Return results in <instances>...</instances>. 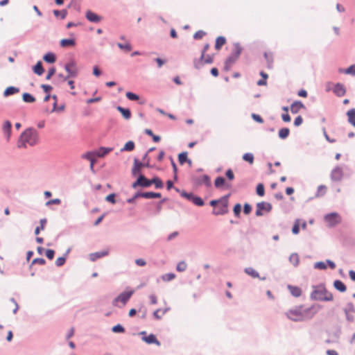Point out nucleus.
Listing matches in <instances>:
<instances>
[{
    "label": "nucleus",
    "instance_id": "nucleus-1",
    "mask_svg": "<svg viewBox=\"0 0 355 355\" xmlns=\"http://www.w3.org/2000/svg\"><path fill=\"white\" fill-rule=\"evenodd\" d=\"M39 141V136L37 132L33 129L28 128L24 130L17 142L19 148H26L27 146H33Z\"/></svg>",
    "mask_w": 355,
    "mask_h": 355
},
{
    "label": "nucleus",
    "instance_id": "nucleus-2",
    "mask_svg": "<svg viewBox=\"0 0 355 355\" xmlns=\"http://www.w3.org/2000/svg\"><path fill=\"white\" fill-rule=\"evenodd\" d=\"M311 309H302L296 308L286 312V316L293 321H301L308 318H311L315 312L311 313Z\"/></svg>",
    "mask_w": 355,
    "mask_h": 355
},
{
    "label": "nucleus",
    "instance_id": "nucleus-3",
    "mask_svg": "<svg viewBox=\"0 0 355 355\" xmlns=\"http://www.w3.org/2000/svg\"><path fill=\"white\" fill-rule=\"evenodd\" d=\"M311 297L315 300L330 302L334 300L333 294L325 288H318L313 291Z\"/></svg>",
    "mask_w": 355,
    "mask_h": 355
},
{
    "label": "nucleus",
    "instance_id": "nucleus-4",
    "mask_svg": "<svg viewBox=\"0 0 355 355\" xmlns=\"http://www.w3.org/2000/svg\"><path fill=\"white\" fill-rule=\"evenodd\" d=\"M64 69L67 72V76L64 77L63 80H66L68 78H76L78 73V68L76 62L71 60L64 65Z\"/></svg>",
    "mask_w": 355,
    "mask_h": 355
},
{
    "label": "nucleus",
    "instance_id": "nucleus-5",
    "mask_svg": "<svg viewBox=\"0 0 355 355\" xmlns=\"http://www.w3.org/2000/svg\"><path fill=\"white\" fill-rule=\"evenodd\" d=\"M228 200L227 197H223L220 199V203H218L216 207L214 209L213 214L215 215H223L228 211Z\"/></svg>",
    "mask_w": 355,
    "mask_h": 355
},
{
    "label": "nucleus",
    "instance_id": "nucleus-6",
    "mask_svg": "<svg viewBox=\"0 0 355 355\" xmlns=\"http://www.w3.org/2000/svg\"><path fill=\"white\" fill-rule=\"evenodd\" d=\"M272 210V205L267 202H258L256 205L255 215L261 216L265 214L269 213Z\"/></svg>",
    "mask_w": 355,
    "mask_h": 355
},
{
    "label": "nucleus",
    "instance_id": "nucleus-7",
    "mask_svg": "<svg viewBox=\"0 0 355 355\" xmlns=\"http://www.w3.org/2000/svg\"><path fill=\"white\" fill-rule=\"evenodd\" d=\"M324 220L329 226H335L340 223L341 218L337 213H331L324 216Z\"/></svg>",
    "mask_w": 355,
    "mask_h": 355
},
{
    "label": "nucleus",
    "instance_id": "nucleus-8",
    "mask_svg": "<svg viewBox=\"0 0 355 355\" xmlns=\"http://www.w3.org/2000/svg\"><path fill=\"white\" fill-rule=\"evenodd\" d=\"M135 291L131 290L121 293L116 298H115L114 303L116 305L117 302H121L123 305L130 300L131 296L134 294Z\"/></svg>",
    "mask_w": 355,
    "mask_h": 355
},
{
    "label": "nucleus",
    "instance_id": "nucleus-9",
    "mask_svg": "<svg viewBox=\"0 0 355 355\" xmlns=\"http://www.w3.org/2000/svg\"><path fill=\"white\" fill-rule=\"evenodd\" d=\"M152 184V182L148 180L144 175H140L137 180L132 184V187L136 188L138 186L142 187H148Z\"/></svg>",
    "mask_w": 355,
    "mask_h": 355
},
{
    "label": "nucleus",
    "instance_id": "nucleus-10",
    "mask_svg": "<svg viewBox=\"0 0 355 355\" xmlns=\"http://www.w3.org/2000/svg\"><path fill=\"white\" fill-rule=\"evenodd\" d=\"M142 197L146 199H151V198H158L161 197V193H155V192H144L137 193L135 195V198Z\"/></svg>",
    "mask_w": 355,
    "mask_h": 355
},
{
    "label": "nucleus",
    "instance_id": "nucleus-11",
    "mask_svg": "<svg viewBox=\"0 0 355 355\" xmlns=\"http://www.w3.org/2000/svg\"><path fill=\"white\" fill-rule=\"evenodd\" d=\"M343 170L340 167H336L331 173V180L334 181H339L343 178Z\"/></svg>",
    "mask_w": 355,
    "mask_h": 355
},
{
    "label": "nucleus",
    "instance_id": "nucleus-12",
    "mask_svg": "<svg viewBox=\"0 0 355 355\" xmlns=\"http://www.w3.org/2000/svg\"><path fill=\"white\" fill-rule=\"evenodd\" d=\"M334 94L338 96H343L346 93V89L343 84L337 83L334 88Z\"/></svg>",
    "mask_w": 355,
    "mask_h": 355
},
{
    "label": "nucleus",
    "instance_id": "nucleus-13",
    "mask_svg": "<svg viewBox=\"0 0 355 355\" xmlns=\"http://www.w3.org/2000/svg\"><path fill=\"white\" fill-rule=\"evenodd\" d=\"M86 18L91 22H99L101 20V17L91 10H87L85 15Z\"/></svg>",
    "mask_w": 355,
    "mask_h": 355
},
{
    "label": "nucleus",
    "instance_id": "nucleus-14",
    "mask_svg": "<svg viewBox=\"0 0 355 355\" xmlns=\"http://www.w3.org/2000/svg\"><path fill=\"white\" fill-rule=\"evenodd\" d=\"M213 62V56L207 55L205 56L204 55V58L202 60V57L200 58V60L196 64V68H200L204 64H211Z\"/></svg>",
    "mask_w": 355,
    "mask_h": 355
},
{
    "label": "nucleus",
    "instance_id": "nucleus-15",
    "mask_svg": "<svg viewBox=\"0 0 355 355\" xmlns=\"http://www.w3.org/2000/svg\"><path fill=\"white\" fill-rule=\"evenodd\" d=\"M142 340L145 341L148 344H155L157 346L160 345L159 341L156 338L155 336L153 334H150L148 336H144Z\"/></svg>",
    "mask_w": 355,
    "mask_h": 355
},
{
    "label": "nucleus",
    "instance_id": "nucleus-16",
    "mask_svg": "<svg viewBox=\"0 0 355 355\" xmlns=\"http://www.w3.org/2000/svg\"><path fill=\"white\" fill-rule=\"evenodd\" d=\"M11 128L12 124L9 121H6L3 123V132L6 135L7 139L8 140L11 135Z\"/></svg>",
    "mask_w": 355,
    "mask_h": 355
},
{
    "label": "nucleus",
    "instance_id": "nucleus-17",
    "mask_svg": "<svg viewBox=\"0 0 355 355\" xmlns=\"http://www.w3.org/2000/svg\"><path fill=\"white\" fill-rule=\"evenodd\" d=\"M287 288L291 295L295 297H298L302 295V289L298 286L288 285Z\"/></svg>",
    "mask_w": 355,
    "mask_h": 355
},
{
    "label": "nucleus",
    "instance_id": "nucleus-18",
    "mask_svg": "<svg viewBox=\"0 0 355 355\" xmlns=\"http://www.w3.org/2000/svg\"><path fill=\"white\" fill-rule=\"evenodd\" d=\"M144 165L141 162H139L137 159H135L134 161V166L132 170V173L134 175H136L141 172V169L144 167Z\"/></svg>",
    "mask_w": 355,
    "mask_h": 355
},
{
    "label": "nucleus",
    "instance_id": "nucleus-19",
    "mask_svg": "<svg viewBox=\"0 0 355 355\" xmlns=\"http://www.w3.org/2000/svg\"><path fill=\"white\" fill-rule=\"evenodd\" d=\"M302 108H304V105L302 102L295 101L291 106V111L293 114H297Z\"/></svg>",
    "mask_w": 355,
    "mask_h": 355
},
{
    "label": "nucleus",
    "instance_id": "nucleus-20",
    "mask_svg": "<svg viewBox=\"0 0 355 355\" xmlns=\"http://www.w3.org/2000/svg\"><path fill=\"white\" fill-rule=\"evenodd\" d=\"M264 58L266 60L267 67L269 69H271L272 67L273 62H274V57L272 52H265L264 53Z\"/></svg>",
    "mask_w": 355,
    "mask_h": 355
},
{
    "label": "nucleus",
    "instance_id": "nucleus-21",
    "mask_svg": "<svg viewBox=\"0 0 355 355\" xmlns=\"http://www.w3.org/2000/svg\"><path fill=\"white\" fill-rule=\"evenodd\" d=\"M334 288L340 292L344 293L347 291V287L340 280H335L334 282Z\"/></svg>",
    "mask_w": 355,
    "mask_h": 355
},
{
    "label": "nucleus",
    "instance_id": "nucleus-22",
    "mask_svg": "<svg viewBox=\"0 0 355 355\" xmlns=\"http://www.w3.org/2000/svg\"><path fill=\"white\" fill-rule=\"evenodd\" d=\"M76 44L74 39H62L60 41V46L63 48L73 46Z\"/></svg>",
    "mask_w": 355,
    "mask_h": 355
},
{
    "label": "nucleus",
    "instance_id": "nucleus-23",
    "mask_svg": "<svg viewBox=\"0 0 355 355\" xmlns=\"http://www.w3.org/2000/svg\"><path fill=\"white\" fill-rule=\"evenodd\" d=\"M179 163L182 165L185 162H188L189 165H191V161L187 158V153L182 152L178 155Z\"/></svg>",
    "mask_w": 355,
    "mask_h": 355
},
{
    "label": "nucleus",
    "instance_id": "nucleus-24",
    "mask_svg": "<svg viewBox=\"0 0 355 355\" xmlns=\"http://www.w3.org/2000/svg\"><path fill=\"white\" fill-rule=\"evenodd\" d=\"M226 43V39L225 37L219 36L216 40L215 49L219 51L222 46Z\"/></svg>",
    "mask_w": 355,
    "mask_h": 355
},
{
    "label": "nucleus",
    "instance_id": "nucleus-25",
    "mask_svg": "<svg viewBox=\"0 0 355 355\" xmlns=\"http://www.w3.org/2000/svg\"><path fill=\"white\" fill-rule=\"evenodd\" d=\"M18 92H19V88L10 86V87H7L5 89V91L3 92V95H4V96H8L17 94Z\"/></svg>",
    "mask_w": 355,
    "mask_h": 355
},
{
    "label": "nucleus",
    "instance_id": "nucleus-26",
    "mask_svg": "<svg viewBox=\"0 0 355 355\" xmlns=\"http://www.w3.org/2000/svg\"><path fill=\"white\" fill-rule=\"evenodd\" d=\"M237 58H236L234 55H231L225 61V70H229L231 67L232 64L236 62Z\"/></svg>",
    "mask_w": 355,
    "mask_h": 355
},
{
    "label": "nucleus",
    "instance_id": "nucleus-27",
    "mask_svg": "<svg viewBox=\"0 0 355 355\" xmlns=\"http://www.w3.org/2000/svg\"><path fill=\"white\" fill-rule=\"evenodd\" d=\"M349 122L355 127V110L352 109L347 113Z\"/></svg>",
    "mask_w": 355,
    "mask_h": 355
},
{
    "label": "nucleus",
    "instance_id": "nucleus-28",
    "mask_svg": "<svg viewBox=\"0 0 355 355\" xmlns=\"http://www.w3.org/2000/svg\"><path fill=\"white\" fill-rule=\"evenodd\" d=\"M117 110L121 113V114L125 119H129L130 118L131 113L128 109H125L122 107L119 106L117 107Z\"/></svg>",
    "mask_w": 355,
    "mask_h": 355
},
{
    "label": "nucleus",
    "instance_id": "nucleus-29",
    "mask_svg": "<svg viewBox=\"0 0 355 355\" xmlns=\"http://www.w3.org/2000/svg\"><path fill=\"white\" fill-rule=\"evenodd\" d=\"M108 254L107 251L101 252H96L90 254V259L92 261H96V259L103 257L104 256H106Z\"/></svg>",
    "mask_w": 355,
    "mask_h": 355
},
{
    "label": "nucleus",
    "instance_id": "nucleus-30",
    "mask_svg": "<svg viewBox=\"0 0 355 355\" xmlns=\"http://www.w3.org/2000/svg\"><path fill=\"white\" fill-rule=\"evenodd\" d=\"M44 60L49 63H53L55 62V55L53 53H48L44 55Z\"/></svg>",
    "mask_w": 355,
    "mask_h": 355
},
{
    "label": "nucleus",
    "instance_id": "nucleus-31",
    "mask_svg": "<svg viewBox=\"0 0 355 355\" xmlns=\"http://www.w3.org/2000/svg\"><path fill=\"white\" fill-rule=\"evenodd\" d=\"M33 71L39 76H41L44 73V69L41 62H38L33 67Z\"/></svg>",
    "mask_w": 355,
    "mask_h": 355
},
{
    "label": "nucleus",
    "instance_id": "nucleus-32",
    "mask_svg": "<svg viewBox=\"0 0 355 355\" xmlns=\"http://www.w3.org/2000/svg\"><path fill=\"white\" fill-rule=\"evenodd\" d=\"M166 311H167V309H157L155 311H154L153 315L155 316V318L156 319L159 320L166 313Z\"/></svg>",
    "mask_w": 355,
    "mask_h": 355
},
{
    "label": "nucleus",
    "instance_id": "nucleus-33",
    "mask_svg": "<svg viewBox=\"0 0 355 355\" xmlns=\"http://www.w3.org/2000/svg\"><path fill=\"white\" fill-rule=\"evenodd\" d=\"M22 98L26 103H34L35 101V98L28 93H24Z\"/></svg>",
    "mask_w": 355,
    "mask_h": 355
},
{
    "label": "nucleus",
    "instance_id": "nucleus-34",
    "mask_svg": "<svg viewBox=\"0 0 355 355\" xmlns=\"http://www.w3.org/2000/svg\"><path fill=\"white\" fill-rule=\"evenodd\" d=\"M243 159L248 162L250 164H252L254 163V155L251 153H245L243 155Z\"/></svg>",
    "mask_w": 355,
    "mask_h": 355
},
{
    "label": "nucleus",
    "instance_id": "nucleus-35",
    "mask_svg": "<svg viewBox=\"0 0 355 355\" xmlns=\"http://www.w3.org/2000/svg\"><path fill=\"white\" fill-rule=\"evenodd\" d=\"M40 223V226L37 227L35 230V234L36 235L39 234L40 231L43 230L44 229L45 225L46 224V218L41 219Z\"/></svg>",
    "mask_w": 355,
    "mask_h": 355
},
{
    "label": "nucleus",
    "instance_id": "nucleus-36",
    "mask_svg": "<svg viewBox=\"0 0 355 355\" xmlns=\"http://www.w3.org/2000/svg\"><path fill=\"white\" fill-rule=\"evenodd\" d=\"M117 46L120 49L125 52H129L132 50V46L128 42H126L125 44L118 43Z\"/></svg>",
    "mask_w": 355,
    "mask_h": 355
},
{
    "label": "nucleus",
    "instance_id": "nucleus-37",
    "mask_svg": "<svg viewBox=\"0 0 355 355\" xmlns=\"http://www.w3.org/2000/svg\"><path fill=\"white\" fill-rule=\"evenodd\" d=\"M290 130L287 128H284L279 130V137L281 139H286L289 135Z\"/></svg>",
    "mask_w": 355,
    "mask_h": 355
},
{
    "label": "nucleus",
    "instance_id": "nucleus-38",
    "mask_svg": "<svg viewBox=\"0 0 355 355\" xmlns=\"http://www.w3.org/2000/svg\"><path fill=\"white\" fill-rule=\"evenodd\" d=\"M241 51H242V48L241 47V46L238 44H234V51H233V55L234 56L238 59V58L239 57L240 54L241 53Z\"/></svg>",
    "mask_w": 355,
    "mask_h": 355
},
{
    "label": "nucleus",
    "instance_id": "nucleus-39",
    "mask_svg": "<svg viewBox=\"0 0 355 355\" xmlns=\"http://www.w3.org/2000/svg\"><path fill=\"white\" fill-rule=\"evenodd\" d=\"M134 148H135L134 142L132 141H129L126 142V144L123 146L122 150L131 151V150H134Z\"/></svg>",
    "mask_w": 355,
    "mask_h": 355
},
{
    "label": "nucleus",
    "instance_id": "nucleus-40",
    "mask_svg": "<svg viewBox=\"0 0 355 355\" xmlns=\"http://www.w3.org/2000/svg\"><path fill=\"white\" fill-rule=\"evenodd\" d=\"M225 180L223 177H218L215 181L214 184L217 188L221 187L225 184Z\"/></svg>",
    "mask_w": 355,
    "mask_h": 355
},
{
    "label": "nucleus",
    "instance_id": "nucleus-41",
    "mask_svg": "<svg viewBox=\"0 0 355 355\" xmlns=\"http://www.w3.org/2000/svg\"><path fill=\"white\" fill-rule=\"evenodd\" d=\"M150 182H152V184H155L156 188L161 189L163 187L162 181L159 178H154L150 180Z\"/></svg>",
    "mask_w": 355,
    "mask_h": 355
},
{
    "label": "nucleus",
    "instance_id": "nucleus-42",
    "mask_svg": "<svg viewBox=\"0 0 355 355\" xmlns=\"http://www.w3.org/2000/svg\"><path fill=\"white\" fill-rule=\"evenodd\" d=\"M245 272L248 275H250L252 277H259V273L254 269H253L252 268H245Z\"/></svg>",
    "mask_w": 355,
    "mask_h": 355
},
{
    "label": "nucleus",
    "instance_id": "nucleus-43",
    "mask_svg": "<svg viewBox=\"0 0 355 355\" xmlns=\"http://www.w3.org/2000/svg\"><path fill=\"white\" fill-rule=\"evenodd\" d=\"M175 278L174 273H166L162 277V279L164 282H170Z\"/></svg>",
    "mask_w": 355,
    "mask_h": 355
},
{
    "label": "nucleus",
    "instance_id": "nucleus-44",
    "mask_svg": "<svg viewBox=\"0 0 355 355\" xmlns=\"http://www.w3.org/2000/svg\"><path fill=\"white\" fill-rule=\"evenodd\" d=\"M83 157L87 159L88 160L90 161V162H91L90 167H91V168H93L94 164V159L93 155L91 153H87L83 155Z\"/></svg>",
    "mask_w": 355,
    "mask_h": 355
},
{
    "label": "nucleus",
    "instance_id": "nucleus-45",
    "mask_svg": "<svg viewBox=\"0 0 355 355\" xmlns=\"http://www.w3.org/2000/svg\"><path fill=\"white\" fill-rule=\"evenodd\" d=\"M257 193L259 196H263L265 194V190L263 184L260 183L257 186Z\"/></svg>",
    "mask_w": 355,
    "mask_h": 355
},
{
    "label": "nucleus",
    "instance_id": "nucleus-46",
    "mask_svg": "<svg viewBox=\"0 0 355 355\" xmlns=\"http://www.w3.org/2000/svg\"><path fill=\"white\" fill-rule=\"evenodd\" d=\"M187 265L184 261H180L178 263L177 270L178 272H184L187 269Z\"/></svg>",
    "mask_w": 355,
    "mask_h": 355
},
{
    "label": "nucleus",
    "instance_id": "nucleus-47",
    "mask_svg": "<svg viewBox=\"0 0 355 355\" xmlns=\"http://www.w3.org/2000/svg\"><path fill=\"white\" fill-rule=\"evenodd\" d=\"M125 96L130 101H137L139 99V97L138 95H137L132 92H128L125 94Z\"/></svg>",
    "mask_w": 355,
    "mask_h": 355
},
{
    "label": "nucleus",
    "instance_id": "nucleus-48",
    "mask_svg": "<svg viewBox=\"0 0 355 355\" xmlns=\"http://www.w3.org/2000/svg\"><path fill=\"white\" fill-rule=\"evenodd\" d=\"M327 189V188L324 185L319 186L318 188L317 196H323L326 193Z\"/></svg>",
    "mask_w": 355,
    "mask_h": 355
},
{
    "label": "nucleus",
    "instance_id": "nucleus-49",
    "mask_svg": "<svg viewBox=\"0 0 355 355\" xmlns=\"http://www.w3.org/2000/svg\"><path fill=\"white\" fill-rule=\"evenodd\" d=\"M53 14L56 17L60 16L62 19H64L67 15V11L64 10H53Z\"/></svg>",
    "mask_w": 355,
    "mask_h": 355
},
{
    "label": "nucleus",
    "instance_id": "nucleus-50",
    "mask_svg": "<svg viewBox=\"0 0 355 355\" xmlns=\"http://www.w3.org/2000/svg\"><path fill=\"white\" fill-rule=\"evenodd\" d=\"M196 205L202 206L204 205V202L202 199L198 196H194L191 200Z\"/></svg>",
    "mask_w": 355,
    "mask_h": 355
},
{
    "label": "nucleus",
    "instance_id": "nucleus-51",
    "mask_svg": "<svg viewBox=\"0 0 355 355\" xmlns=\"http://www.w3.org/2000/svg\"><path fill=\"white\" fill-rule=\"evenodd\" d=\"M300 232V220H296L292 229L294 234H297Z\"/></svg>",
    "mask_w": 355,
    "mask_h": 355
},
{
    "label": "nucleus",
    "instance_id": "nucleus-52",
    "mask_svg": "<svg viewBox=\"0 0 355 355\" xmlns=\"http://www.w3.org/2000/svg\"><path fill=\"white\" fill-rule=\"evenodd\" d=\"M124 331V328L121 324H117L112 327V331L115 333H123Z\"/></svg>",
    "mask_w": 355,
    "mask_h": 355
},
{
    "label": "nucleus",
    "instance_id": "nucleus-53",
    "mask_svg": "<svg viewBox=\"0 0 355 355\" xmlns=\"http://www.w3.org/2000/svg\"><path fill=\"white\" fill-rule=\"evenodd\" d=\"M347 74L355 75V64H352L344 71Z\"/></svg>",
    "mask_w": 355,
    "mask_h": 355
},
{
    "label": "nucleus",
    "instance_id": "nucleus-54",
    "mask_svg": "<svg viewBox=\"0 0 355 355\" xmlns=\"http://www.w3.org/2000/svg\"><path fill=\"white\" fill-rule=\"evenodd\" d=\"M66 261V258L64 257H58L55 261V264L57 266H62L64 264Z\"/></svg>",
    "mask_w": 355,
    "mask_h": 355
},
{
    "label": "nucleus",
    "instance_id": "nucleus-55",
    "mask_svg": "<svg viewBox=\"0 0 355 355\" xmlns=\"http://www.w3.org/2000/svg\"><path fill=\"white\" fill-rule=\"evenodd\" d=\"M201 182L204 183L207 186H210V184H211L210 178L207 175H204L202 176Z\"/></svg>",
    "mask_w": 355,
    "mask_h": 355
},
{
    "label": "nucleus",
    "instance_id": "nucleus-56",
    "mask_svg": "<svg viewBox=\"0 0 355 355\" xmlns=\"http://www.w3.org/2000/svg\"><path fill=\"white\" fill-rule=\"evenodd\" d=\"M233 211H234V213L236 216H237V217L239 216L241 211V205L240 204L235 205Z\"/></svg>",
    "mask_w": 355,
    "mask_h": 355
},
{
    "label": "nucleus",
    "instance_id": "nucleus-57",
    "mask_svg": "<svg viewBox=\"0 0 355 355\" xmlns=\"http://www.w3.org/2000/svg\"><path fill=\"white\" fill-rule=\"evenodd\" d=\"M205 35V33L203 31H198L193 35V37L196 40H200Z\"/></svg>",
    "mask_w": 355,
    "mask_h": 355
},
{
    "label": "nucleus",
    "instance_id": "nucleus-58",
    "mask_svg": "<svg viewBox=\"0 0 355 355\" xmlns=\"http://www.w3.org/2000/svg\"><path fill=\"white\" fill-rule=\"evenodd\" d=\"M290 261L293 262L295 265H297L299 262V257L297 254H293L290 257Z\"/></svg>",
    "mask_w": 355,
    "mask_h": 355
},
{
    "label": "nucleus",
    "instance_id": "nucleus-59",
    "mask_svg": "<svg viewBox=\"0 0 355 355\" xmlns=\"http://www.w3.org/2000/svg\"><path fill=\"white\" fill-rule=\"evenodd\" d=\"M105 199L107 202H110L112 204H114L116 202L114 193L109 194L108 196H106Z\"/></svg>",
    "mask_w": 355,
    "mask_h": 355
},
{
    "label": "nucleus",
    "instance_id": "nucleus-60",
    "mask_svg": "<svg viewBox=\"0 0 355 355\" xmlns=\"http://www.w3.org/2000/svg\"><path fill=\"white\" fill-rule=\"evenodd\" d=\"M55 69L54 67L51 68L48 71V73L46 76V80H49L51 78V77L55 74Z\"/></svg>",
    "mask_w": 355,
    "mask_h": 355
},
{
    "label": "nucleus",
    "instance_id": "nucleus-61",
    "mask_svg": "<svg viewBox=\"0 0 355 355\" xmlns=\"http://www.w3.org/2000/svg\"><path fill=\"white\" fill-rule=\"evenodd\" d=\"M54 250L49 249L46 251V256L49 259H53L54 257Z\"/></svg>",
    "mask_w": 355,
    "mask_h": 355
},
{
    "label": "nucleus",
    "instance_id": "nucleus-62",
    "mask_svg": "<svg viewBox=\"0 0 355 355\" xmlns=\"http://www.w3.org/2000/svg\"><path fill=\"white\" fill-rule=\"evenodd\" d=\"M252 211V207L251 206L248 204V203H245L244 205V207H243V212L245 214H249Z\"/></svg>",
    "mask_w": 355,
    "mask_h": 355
},
{
    "label": "nucleus",
    "instance_id": "nucleus-63",
    "mask_svg": "<svg viewBox=\"0 0 355 355\" xmlns=\"http://www.w3.org/2000/svg\"><path fill=\"white\" fill-rule=\"evenodd\" d=\"M111 148H101L99 151L98 156H103L111 151Z\"/></svg>",
    "mask_w": 355,
    "mask_h": 355
},
{
    "label": "nucleus",
    "instance_id": "nucleus-64",
    "mask_svg": "<svg viewBox=\"0 0 355 355\" xmlns=\"http://www.w3.org/2000/svg\"><path fill=\"white\" fill-rule=\"evenodd\" d=\"M42 88L46 94H49V92L53 89V87L49 85H42Z\"/></svg>",
    "mask_w": 355,
    "mask_h": 355
}]
</instances>
